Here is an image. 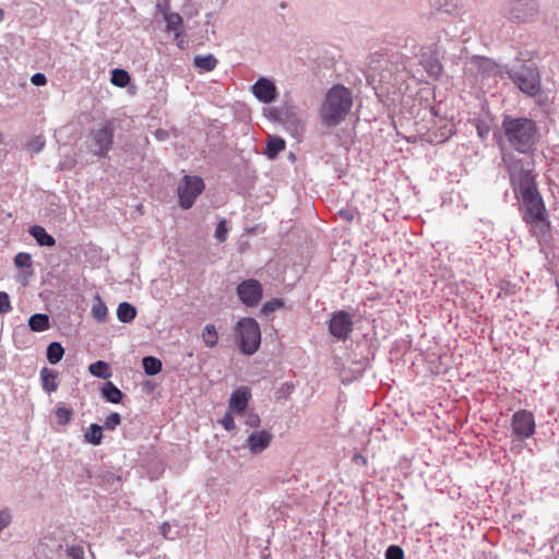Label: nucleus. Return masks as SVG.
Returning <instances> with one entry per match:
<instances>
[{
	"label": "nucleus",
	"mask_w": 559,
	"mask_h": 559,
	"mask_svg": "<svg viewBox=\"0 0 559 559\" xmlns=\"http://www.w3.org/2000/svg\"><path fill=\"white\" fill-rule=\"evenodd\" d=\"M506 73L514 85L528 96H536L542 90V78L535 61L524 59L523 53L504 67Z\"/></svg>",
	"instance_id": "3"
},
{
	"label": "nucleus",
	"mask_w": 559,
	"mask_h": 559,
	"mask_svg": "<svg viewBox=\"0 0 559 559\" xmlns=\"http://www.w3.org/2000/svg\"><path fill=\"white\" fill-rule=\"evenodd\" d=\"M221 425L227 430V431H231L233 429H235V420H234V417L233 415L227 412L223 418L221 419Z\"/></svg>",
	"instance_id": "46"
},
{
	"label": "nucleus",
	"mask_w": 559,
	"mask_h": 559,
	"mask_svg": "<svg viewBox=\"0 0 559 559\" xmlns=\"http://www.w3.org/2000/svg\"><path fill=\"white\" fill-rule=\"evenodd\" d=\"M14 263L17 267H31L32 255L26 252H20L14 257Z\"/></svg>",
	"instance_id": "38"
},
{
	"label": "nucleus",
	"mask_w": 559,
	"mask_h": 559,
	"mask_svg": "<svg viewBox=\"0 0 559 559\" xmlns=\"http://www.w3.org/2000/svg\"><path fill=\"white\" fill-rule=\"evenodd\" d=\"M108 309L99 295L93 300L92 314L97 322H104L107 319Z\"/></svg>",
	"instance_id": "29"
},
{
	"label": "nucleus",
	"mask_w": 559,
	"mask_h": 559,
	"mask_svg": "<svg viewBox=\"0 0 559 559\" xmlns=\"http://www.w3.org/2000/svg\"><path fill=\"white\" fill-rule=\"evenodd\" d=\"M227 225L225 221H221L215 229V238L218 241H225L227 237Z\"/></svg>",
	"instance_id": "44"
},
{
	"label": "nucleus",
	"mask_w": 559,
	"mask_h": 559,
	"mask_svg": "<svg viewBox=\"0 0 559 559\" xmlns=\"http://www.w3.org/2000/svg\"><path fill=\"white\" fill-rule=\"evenodd\" d=\"M204 181L198 176H185L181 183L178 186L179 205L183 210L192 207L197 198L204 190Z\"/></svg>",
	"instance_id": "9"
},
{
	"label": "nucleus",
	"mask_w": 559,
	"mask_h": 559,
	"mask_svg": "<svg viewBox=\"0 0 559 559\" xmlns=\"http://www.w3.org/2000/svg\"><path fill=\"white\" fill-rule=\"evenodd\" d=\"M63 355H64V348L61 345V343H59V342H51L47 346L46 356H47V360L51 365L58 364L62 359Z\"/></svg>",
	"instance_id": "30"
},
{
	"label": "nucleus",
	"mask_w": 559,
	"mask_h": 559,
	"mask_svg": "<svg viewBox=\"0 0 559 559\" xmlns=\"http://www.w3.org/2000/svg\"><path fill=\"white\" fill-rule=\"evenodd\" d=\"M475 63L478 70L487 75H490L497 68V64L491 59L486 57H476Z\"/></svg>",
	"instance_id": "33"
},
{
	"label": "nucleus",
	"mask_w": 559,
	"mask_h": 559,
	"mask_svg": "<svg viewBox=\"0 0 559 559\" xmlns=\"http://www.w3.org/2000/svg\"><path fill=\"white\" fill-rule=\"evenodd\" d=\"M130 75L128 71L123 69H114L111 71L110 82L118 87H126L130 82Z\"/></svg>",
	"instance_id": "32"
},
{
	"label": "nucleus",
	"mask_w": 559,
	"mask_h": 559,
	"mask_svg": "<svg viewBox=\"0 0 559 559\" xmlns=\"http://www.w3.org/2000/svg\"><path fill=\"white\" fill-rule=\"evenodd\" d=\"M40 381L43 390L50 394L58 389V372L53 369H49L47 367L41 368L40 370Z\"/></svg>",
	"instance_id": "19"
},
{
	"label": "nucleus",
	"mask_w": 559,
	"mask_h": 559,
	"mask_svg": "<svg viewBox=\"0 0 559 559\" xmlns=\"http://www.w3.org/2000/svg\"><path fill=\"white\" fill-rule=\"evenodd\" d=\"M537 12L538 5L535 0H511L504 8L507 17L518 23L533 20Z\"/></svg>",
	"instance_id": "10"
},
{
	"label": "nucleus",
	"mask_w": 559,
	"mask_h": 559,
	"mask_svg": "<svg viewBox=\"0 0 559 559\" xmlns=\"http://www.w3.org/2000/svg\"><path fill=\"white\" fill-rule=\"evenodd\" d=\"M272 440V435L266 430L252 432L247 439V447L253 454L263 452Z\"/></svg>",
	"instance_id": "18"
},
{
	"label": "nucleus",
	"mask_w": 559,
	"mask_h": 559,
	"mask_svg": "<svg viewBox=\"0 0 559 559\" xmlns=\"http://www.w3.org/2000/svg\"><path fill=\"white\" fill-rule=\"evenodd\" d=\"M45 146V139L41 135L33 136L28 143L27 147L34 153H39Z\"/></svg>",
	"instance_id": "39"
},
{
	"label": "nucleus",
	"mask_w": 559,
	"mask_h": 559,
	"mask_svg": "<svg viewBox=\"0 0 559 559\" xmlns=\"http://www.w3.org/2000/svg\"><path fill=\"white\" fill-rule=\"evenodd\" d=\"M142 367L144 369L145 374L147 376H156L162 371L163 364L160 359L154 356H145L142 359Z\"/></svg>",
	"instance_id": "28"
},
{
	"label": "nucleus",
	"mask_w": 559,
	"mask_h": 559,
	"mask_svg": "<svg viewBox=\"0 0 559 559\" xmlns=\"http://www.w3.org/2000/svg\"><path fill=\"white\" fill-rule=\"evenodd\" d=\"M31 82L35 86H44L47 84V78L44 73H35L31 78Z\"/></svg>",
	"instance_id": "47"
},
{
	"label": "nucleus",
	"mask_w": 559,
	"mask_h": 559,
	"mask_svg": "<svg viewBox=\"0 0 559 559\" xmlns=\"http://www.w3.org/2000/svg\"><path fill=\"white\" fill-rule=\"evenodd\" d=\"M356 463L361 462L362 464L366 463V459L361 454H355L353 459Z\"/></svg>",
	"instance_id": "52"
},
{
	"label": "nucleus",
	"mask_w": 559,
	"mask_h": 559,
	"mask_svg": "<svg viewBox=\"0 0 559 559\" xmlns=\"http://www.w3.org/2000/svg\"><path fill=\"white\" fill-rule=\"evenodd\" d=\"M121 424V416L118 413H111L105 420L104 428L115 430Z\"/></svg>",
	"instance_id": "41"
},
{
	"label": "nucleus",
	"mask_w": 559,
	"mask_h": 559,
	"mask_svg": "<svg viewBox=\"0 0 559 559\" xmlns=\"http://www.w3.org/2000/svg\"><path fill=\"white\" fill-rule=\"evenodd\" d=\"M477 133H478L480 139H485L488 135V133H489V128L487 126L478 124L477 126Z\"/></svg>",
	"instance_id": "50"
},
{
	"label": "nucleus",
	"mask_w": 559,
	"mask_h": 559,
	"mask_svg": "<svg viewBox=\"0 0 559 559\" xmlns=\"http://www.w3.org/2000/svg\"><path fill=\"white\" fill-rule=\"evenodd\" d=\"M155 136L158 141H166L169 136V133L168 131L166 130H163V129H157L155 131Z\"/></svg>",
	"instance_id": "49"
},
{
	"label": "nucleus",
	"mask_w": 559,
	"mask_h": 559,
	"mask_svg": "<svg viewBox=\"0 0 559 559\" xmlns=\"http://www.w3.org/2000/svg\"><path fill=\"white\" fill-rule=\"evenodd\" d=\"M284 306V301L281 298H273L272 300L266 301L260 312L262 316L267 317L272 312L276 311L277 309L282 308Z\"/></svg>",
	"instance_id": "34"
},
{
	"label": "nucleus",
	"mask_w": 559,
	"mask_h": 559,
	"mask_svg": "<svg viewBox=\"0 0 559 559\" xmlns=\"http://www.w3.org/2000/svg\"><path fill=\"white\" fill-rule=\"evenodd\" d=\"M136 316V308L128 301H122L117 308V318L122 323H130Z\"/></svg>",
	"instance_id": "24"
},
{
	"label": "nucleus",
	"mask_w": 559,
	"mask_h": 559,
	"mask_svg": "<svg viewBox=\"0 0 559 559\" xmlns=\"http://www.w3.org/2000/svg\"><path fill=\"white\" fill-rule=\"evenodd\" d=\"M235 335L239 350L248 356L258 352L261 345V331L253 318H242L235 326Z\"/></svg>",
	"instance_id": "6"
},
{
	"label": "nucleus",
	"mask_w": 559,
	"mask_h": 559,
	"mask_svg": "<svg viewBox=\"0 0 559 559\" xmlns=\"http://www.w3.org/2000/svg\"><path fill=\"white\" fill-rule=\"evenodd\" d=\"M284 115V104L278 107H272L269 110V117L272 121L282 123Z\"/></svg>",
	"instance_id": "42"
},
{
	"label": "nucleus",
	"mask_w": 559,
	"mask_h": 559,
	"mask_svg": "<svg viewBox=\"0 0 559 559\" xmlns=\"http://www.w3.org/2000/svg\"><path fill=\"white\" fill-rule=\"evenodd\" d=\"M28 233L40 247L50 248L56 245V239L43 226L33 225L29 227Z\"/></svg>",
	"instance_id": "20"
},
{
	"label": "nucleus",
	"mask_w": 559,
	"mask_h": 559,
	"mask_svg": "<svg viewBox=\"0 0 559 559\" xmlns=\"http://www.w3.org/2000/svg\"><path fill=\"white\" fill-rule=\"evenodd\" d=\"M444 53V48L441 38L438 37L437 41L432 45L421 47L419 53V64L425 69L429 78L437 80L443 72V67L440 61V55Z\"/></svg>",
	"instance_id": "8"
},
{
	"label": "nucleus",
	"mask_w": 559,
	"mask_h": 559,
	"mask_svg": "<svg viewBox=\"0 0 559 559\" xmlns=\"http://www.w3.org/2000/svg\"><path fill=\"white\" fill-rule=\"evenodd\" d=\"M384 556L385 559H404V550L397 545H390Z\"/></svg>",
	"instance_id": "40"
},
{
	"label": "nucleus",
	"mask_w": 559,
	"mask_h": 559,
	"mask_svg": "<svg viewBox=\"0 0 559 559\" xmlns=\"http://www.w3.org/2000/svg\"><path fill=\"white\" fill-rule=\"evenodd\" d=\"M512 433L518 440H525L535 433V418L533 413L526 409L515 412L511 420Z\"/></svg>",
	"instance_id": "12"
},
{
	"label": "nucleus",
	"mask_w": 559,
	"mask_h": 559,
	"mask_svg": "<svg viewBox=\"0 0 559 559\" xmlns=\"http://www.w3.org/2000/svg\"><path fill=\"white\" fill-rule=\"evenodd\" d=\"M36 556L38 559H83L84 550L73 544L63 531L56 528L40 540Z\"/></svg>",
	"instance_id": "4"
},
{
	"label": "nucleus",
	"mask_w": 559,
	"mask_h": 559,
	"mask_svg": "<svg viewBox=\"0 0 559 559\" xmlns=\"http://www.w3.org/2000/svg\"><path fill=\"white\" fill-rule=\"evenodd\" d=\"M202 340L209 348H213L217 345L218 333L214 324H206L202 331Z\"/></svg>",
	"instance_id": "31"
},
{
	"label": "nucleus",
	"mask_w": 559,
	"mask_h": 559,
	"mask_svg": "<svg viewBox=\"0 0 559 559\" xmlns=\"http://www.w3.org/2000/svg\"><path fill=\"white\" fill-rule=\"evenodd\" d=\"M330 334L337 341L345 342L354 330L352 316L345 310H338L331 314L328 322Z\"/></svg>",
	"instance_id": "11"
},
{
	"label": "nucleus",
	"mask_w": 559,
	"mask_h": 559,
	"mask_svg": "<svg viewBox=\"0 0 559 559\" xmlns=\"http://www.w3.org/2000/svg\"><path fill=\"white\" fill-rule=\"evenodd\" d=\"M56 416L60 425H67L71 420L72 411L70 408L60 406L56 409Z\"/></svg>",
	"instance_id": "37"
},
{
	"label": "nucleus",
	"mask_w": 559,
	"mask_h": 559,
	"mask_svg": "<svg viewBox=\"0 0 559 559\" xmlns=\"http://www.w3.org/2000/svg\"><path fill=\"white\" fill-rule=\"evenodd\" d=\"M12 310L8 293L0 292V313H8Z\"/></svg>",
	"instance_id": "43"
},
{
	"label": "nucleus",
	"mask_w": 559,
	"mask_h": 559,
	"mask_svg": "<svg viewBox=\"0 0 559 559\" xmlns=\"http://www.w3.org/2000/svg\"><path fill=\"white\" fill-rule=\"evenodd\" d=\"M4 19V11L0 8V23L3 21Z\"/></svg>",
	"instance_id": "53"
},
{
	"label": "nucleus",
	"mask_w": 559,
	"mask_h": 559,
	"mask_svg": "<svg viewBox=\"0 0 559 559\" xmlns=\"http://www.w3.org/2000/svg\"><path fill=\"white\" fill-rule=\"evenodd\" d=\"M169 531H170V525L168 523H163L160 526V534L165 537H168Z\"/></svg>",
	"instance_id": "51"
},
{
	"label": "nucleus",
	"mask_w": 559,
	"mask_h": 559,
	"mask_svg": "<svg viewBox=\"0 0 559 559\" xmlns=\"http://www.w3.org/2000/svg\"><path fill=\"white\" fill-rule=\"evenodd\" d=\"M502 130L510 146L522 154L532 152L539 138L536 122L524 117L506 116Z\"/></svg>",
	"instance_id": "2"
},
{
	"label": "nucleus",
	"mask_w": 559,
	"mask_h": 559,
	"mask_svg": "<svg viewBox=\"0 0 559 559\" xmlns=\"http://www.w3.org/2000/svg\"><path fill=\"white\" fill-rule=\"evenodd\" d=\"M88 371L92 376L107 380L111 377V369L108 362L97 360L88 366Z\"/></svg>",
	"instance_id": "26"
},
{
	"label": "nucleus",
	"mask_w": 559,
	"mask_h": 559,
	"mask_svg": "<svg viewBox=\"0 0 559 559\" xmlns=\"http://www.w3.org/2000/svg\"><path fill=\"white\" fill-rule=\"evenodd\" d=\"M285 147L286 143L284 139L280 136H269L264 154L269 159H275Z\"/></svg>",
	"instance_id": "22"
},
{
	"label": "nucleus",
	"mask_w": 559,
	"mask_h": 559,
	"mask_svg": "<svg viewBox=\"0 0 559 559\" xmlns=\"http://www.w3.org/2000/svg\"><path fill=\"white\" fill-rule=\"evenodd\" d=\"M508 164L511 186L518 198H521L525 207L523 215L527 223H539L545 218V204L537 190L532 174L531 163L524 159L503 158Z\"/></svg>",
	"instance_id": "1"
},
{
	"label": "nucleus",
	"mask_w": 559,
	"mask_h": 559,
	"mask_svg": "<svg viewBox=\"0 0 559 559\" xmlns=\"http://www.w3.org/2000/svg\"><path fill=\"white\" fill-rule=\"evenodd\" d=\"M115 133L114 120H106L90 131L92 153L97 157H106L112 148Z\"/></svg>",
	"instance_id": "7"
},
{
	"label": "nucleus",
	"mask_w": 559,
	"mask_h": 559,
	"mask_svg": "<svg viewBox=\"0 0 559 559\" xmlns=\"http://www.w3.org/2000/svg\"><path fill=\"white\" fill-rule=\"evenodd\" d=\"M439 132V134L435 135L436 141L440 143L445 142L453 135L454 126L452 123H444L442 127H440Z\"/></svg>",
	"instance_id": "35"
},
{
	"label": "nucleus",
	"mask_w": 559,
	"mask_h": 559,
	"mask_svg": "<svg viewBox=\"0 0 559 559\" xmlns=\"http://www.w3.org/2000/svg\"><path fill=\"white\" fill-rule=\"evenodd\" d=\"M243 417V424L251 428H257L260 426L261 419L259 415L252 411H245L243 414H240Z\"/></svg>",
	"instance_id": "36"
},
{
	"label": "nucleus",
	"mask_w": 559,
	"mask_h": 559,
	"mask_svg": "<svg viewBox=\"0 0 559 559\" xmlns=\"http://www.w3.org/2000/svg\"><path fill=\"white\" fill-rule=\"evenodd\" d=\"M217 59L212 55H198L193 59V66L201 71L210 72L217 66Z\"/></svg>",
	"instance_id": "23"
},
{
	"label": "nucleus",
	"mask_w": 559,
	"mask_h": 559,
	"mask_svg": "<svg viewBox=\"0 0 559 559\" xmlns=\"http://www.w3.org/2000/svg\"><path fill=\"white\" fill-rule=\"evenodd\" d=\"M237 295L247 307H255L262 299L263 288L259 281L249 278L237 286Z\"/></svg>",
	"instance_id": "14"
},
{
	"label": "nucleus",
	"mask_w": 559,
	"mask_h": 559,
	"mask_svg": "<svg viewBox=\"0 0 559 559\" xmlns=\"http://www.w3.org/2000/svg\"><path fill=\"white\" fill-rule=\"evenodd\" d=\"M103 438V427L98 424H91L87 431L84 433V441L93 445L100 444Z\"/></svg>",
	"instance_id": "27"
},
{
	"label": "nucleus",
	"mask_w": 559,
	"mask_h": 559,
	"mask_svg": "<svg viewBox=\"0 0 559 559\" xmlns=\"http://www.w3.org/2000/svg\"><path fill=\"white\" fill-rule=\"evenodd\" d=\"M157 10L164 16V20L166 22V31L174 32L175 38L178 39L181 36V32H179V29L183 24L181 15L176 12H168L167 3L165 5L158 4Z\"/></svg>",
	"instance_id": "16"
},
{
	"label": "nucleus",
	"mask_w": 559,
	"mask_h": 559,
	"mask_svg": "<svg viewBox=\"0 0 559 559\" xmlns=\"http://www.w3.org/2000/svg\"><path fill=\"white\" fill-rule=\"evenodd\" d=\"M28 328L34 332H44L50 328L49 317L45 313H35L28 319Z\"/></svg>",
	"instance_id": "25"
},
{
	"label": "nucleus",
	"mask_w": 559,
	"mask_h": 559,
	"mask_svg": "<svg viewBox=\"0 0 559 559\" xmlns=\"http://www.w3.org/2000/svg\"><path fill=\"white\" fill-rule=\"evenodd\" d=\"M338 215L347 222H352L354 219V213L349 210H341L338 211Z\"/></svg>",
	"instance_id": "48"
},
{
	"label": "nucleus",
	"mask_w": 559,
	"mask_h": 559,
	"mask_svg": "<svg viewBox=\"0 0 559 559\" xmlns=\"http://www.w3.org/2000/svg\"><path fill=\"white\" fill-rule=\"evenodd\" d=\"M100 394L106 402L112 404L121 403L123 399V393L120 391V389L117 388L116 384L110 381H107L103 384Z\"/></svg>",
	"instance_id": "21"
},
{
	"label": "nucleus",
	"mask_w": 559,
	"mask_h": 559,
	"mask_svg": "<svg viewBox=\"0 0 559 559\" xmlns=\"http://www.w3.org/2000/svg\"><path fill=\"white\" fill-rule=\"evenodd\" d=\"M251 90L253 95L261 103L270 104L276 98V86L271 80L266 78L258 79L252 85Z\"/></svg>",
	"instance_id": "15"
},
{
	"label": "nucleus",
	"mask_w": 559,
	"mask_h": 559,
	"mask_svg": "<svg viewBox=\"0 0 559 559\" xmlns=\"http://www.w3.org/2000/svg\"><path fill=\"white\" fill-rule=\"evenodd\" d=\"M281 124L293 138L298 139L305 131L304 114L295 105L284 103V115Z\"/></svg>",
	"instance_id": "13"
},
{
	"label": "nucleus",
	"mask_w": 559,
	"mask_h": 559,
	"mask_svg": "<svg viewBox=\"0 0 559 559\" xmlns=\"http://www.w3.org/2000/svg\"><path fill=\"white\" fill-rule=\"evenodd\" d=\"M435 7L438 11H441V12H444L448 14H452L455 9V5L452 2H448L447 0H444V3H442V0H437L435 2Z\"/></svg>",
	"instance_id": "45"
},
{
	"label": "nucleus",
	"mask_w": 559,
	"mask_h": 559,
	"mask_svg": "<svg viewBox=\"0 0 559 559\" xmlns=\"http://www.w3.org/2000/svg\"><path fill=\"white\" fill-rule=\"evenodd\" d=\"M353 106L352 92L343 86L335 85L329 90L321 108V118L325 126L340 124L350 111Z\"/></svg>",
	"instance_id": "5"
},
{
	"label": "nucleus",
	"mask_w": 559,
	"mask_h": 559,
	"mask_svg": "<svg viewBox=\"0 0 559 559\" xmlns=\"http://www.w3.org/2000/svg\"><path fill=\"white\" fill-rule=\"evenodd\" d=\"M177 45H178L179 48L182 49L183 48V40H179Z\"/></svg>",
	"instance_id": "54"
},
{
	"label": "nucleus",
	"mask_w": 559,
	"mask_h": 559,
	"mask_svg": "<svg viewBox=\"0 0 559 559\" xmlns=\"http://www.w3.org/2000/svg\"><path fill=\"white\" fill-rule=\"evenodd\" d=\"M250 396L251 393L249 388L240 386L236 389L230 395L229 408L236 414H243L247 409Z\"/></svg>",
	"instance_id": "17"
}]
</instances>
